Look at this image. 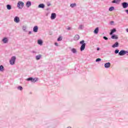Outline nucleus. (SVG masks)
I'll return each instance as SVG.
<instances>
[{
	"label": "nucleus",
	"mask_w": 128,
	"mask_h": 128,
	"mask_svg": "<svg viewBox=\"0 0 128 128\" xmlns=\"http://www.w3.org/2000/svg\"><path fill=\"white\" fill-rule=\"evenodd\" d=\"M6 8H7V10H12V6L10 4H7Z\"/></svg>",
	"instance_id": "obj_22"
},
{
	"label": "nucleus",
	"mask_w": 128,
	"mask_h": 128,
	"mask_svg": "<svg viewBox=\"0 0 128 128\" xmlns=\"http://www.w3.org/2000/svg\"><path fill=\"white\" fill-rule=\"evenodd\" d=\"M67 30H72V28L68 27V28H67Z\"/></svg>",
	"instance_id": "obj_34"
},
{
	"label": "nucleus",
	"mask_w": 128,
	"mask_h": 128,
	"mask_svg": "<svg viewBox=\"0 0 128 128\" xmlns=\"http://www.w3.org/2000/svg\"><path fill=\"white\" fill-rule=\"evenodd\" d=\"M38 44L42 46V40H38Z\"/></svg>",
	"instance_id": "obj_21"
},
{
	"label": "nucleus",
	"mask_w": 128,
	"mask_h": 128,
	"mask_svg": "<svg viewBox=\"0 0 128 128\" xmlns=\"http://www.w3.org/2000/svg\"><path fill=\"white\" fill-rule=\"evenodd\" d=\"M126 12V14H128V10H125Z\"/></svg>",
	"instance_id": "obj_36"
},
{
	"label": "nucleus",
	"mask_w": 128,
	"mask_h": 128,
	"mask_svg": "<svg viewBox=\"0 0 128 128\" xmlns=\"http://www.w3.org/2000/svg\"><path fill=\"white\" fill-rule=\"evenodd\" d=\"M114 10V6H111L109 8V12H112V10Z\"/></svg>",
	"instance_id": "obj_25"
},
{
	"label": "nucleus",
	"mask_w": 128,
	"mask_h": 128,
	"mask_svg": "<svg viewBox=\"0 0 128 128\" xmlns=\"http://www.w3.org/2000/svg\"><path fill=\"white\" fill-rule=\"evenodd\" d=\"M56 18V13H52L51 14V16H50L51 20H54Z\"/></svg>",
	"instance_id": "obj_8"
},
{
	"label": "nucleus",
	"mask_w": 128,
	"mask_h": 128,
	"mask_svg": "<svg viewBox=\"0 0 128 128\" xmlns=\"http://www.w3.org/2000/svg\"><path fill=\"white\" fill-rule=\"evenodd\" d=\"M101 60H102V59L98 58L96 59V62H100Z\"/></svg>",
	"instance_id": "obj_31"
},
{
	"label": "nucleus",
	"mask_w": 128,
	"mask_h": 128,
	"mask_svg": "<svg viewBox=\"0 0 128 128\" xmlns=\"http://www.w3.org/2000/svg\"><path fill=\"white\" fill-rule=\"evenodd\" d=\"M78 28V30H82L84 28V25H82V24L79 25Z\"/></svg>",
	"instance_id": "obj_26"
},
{
	"label": "nucleus",
	"mask_w": 128,
	"mask_h": 128,
	"mask_svg": "<svg viewBox=\"0 0 128 128\" xmlns=\"http://www.w3.org/2000/svg\"><path fill=\"white\" fill-rule=\"evenodd\" d=\"M127 54H127V56H128V52Z\"/></svg>",
	"instance_id": "obj_42"
},
{
	"label": "nucleus",
	"mask_w": 128,
	"mask_h": 128,
	"mask_svg": "<svg viewBox=\"0 0 128 128\" xmlns=\"http://www.w3.org/2000/svg\"><path fill=\"white\" fill-rule=\"evenodd\" d=\"M80 44H82L80 48L81 52H82V50H84V48H86V43H84V40H82V41H80Z\"/></svg>",
	"instance_id": "obj_1"
},
{
	"label": "nucleus",
	"mask_w": 128,
	"mask_h": 128,
	"mask_svg": "<svg viewBox=\"0 0 128 128\" xmlns=\"http://www.w3.org/2000/svg\"><path fill=\"white\" fill-rule=\"evenodd\" d=\"M70 8H74V6H76V4L74 3V4H70Z\"/></svg>",
	"instance_id": "obj_24"
},
{
	"label": "nucleus",
	"mask_w": 128,
	"mask_h": 128,
	"mask_svg": "<svg viewBox=\"0 0 128 128\" xmlns=\"http://www.w3.org/2000/svg\"><path fill=\"white\" fill-rule=\"evenodd\" d=\"M14 22L16 24H18V22H20V18H18V16H16L14 18Z\"/></svg>",
	"instance_id": "obj_10"
},
{
	"label": "nucleus",
	"mask_w": 128,
	"mask_h": 128,
	"mask_svg": "<svg viewBox=\"0 0 128 128\" xmlns=\"http://www.w3.org/2000/svg\"><path fill=\"white\" fill-rule=\"evenodd\" d=\"M94 34H98V28H96L94 30Z\"/></svg>",
	"instance_id": "obj_19"
},
{
	"label": "nucleus",
	"mask_w": 128,
	"mask_h": 128,
	"mask_svg": "<svg viewBox=\"0 0 128 128\" xmlns=\"http://www.w3.org/2000/svg\"><path fill=\"white\" fill-rule=\"evenodd\" d=\"M103 38L105 40H108V38L106 36H104Z\"/></svg>",
	"instance_id": "obj_32"
},
{
	"label": "nucleus",
	"mask_w": 128,
	"mask_h": 128,
	"mask_svg": "<svg viewBox=\"0 0 128 128\" xmlns=\"http://www.w3.org/2000/svg\"><path fill=\"white\" fill-rule=\"evenodd\" d=\"M71 52H72L73 54H76L77 51H76V49L73 48L71 50Z\"/></svg>",
	"instance_id": "obj_20"
},
{
	"label": "nucleus",
	"mask_w": 128,
	"mask_h": 128,
	"mask_svg": "<svg viewBox=\"0 0 128 128\" xmlns=\"http://www.w3.org/2000/svg\"><path fill=\"white\" fill-rule=\"evenodd\" d=\"M114 21H112V22H110V24H114Z\"/></svg>",
	"instance_id": "obj_38"
},
{
	"label": "nucleus",
	"mask_w": 128,
	"mask_h": 128,
	"mask_svg": "<svg viewBox=\"0 0 128 128\" xmlns=\"http://www.w3.org/2000/svg\"><path fill=\"white\" fill-rule=\"evenodd\" d=\"M28 82H36L38 80V78H32L30 77L26 79Z\"/></svg>",
	"instance_id": "obj_4"
},
{
	"label": "nucleus",
	"mask_w": 128,
	"mask_h": 128,
	"mask_svg": "<svg viewBox=\"0 0 128 128\" xmlns=\"http://www.w3.org/2000/svg\"><path fill=\"white\" fill-rule=\"evenodd\" d=\"M120 52V50H118V49H116L114 50V54H118Z\"/></svg>",
	"instance_id": "obj_30"
},
{
	"label": "nucleus",
	"mask_w": 128,
	"mask_h": 128,
	"mask_svg": "<svg viewBox=\"0 0 128 128\" xmlns=\"http://www.w3.org/2000/svg\"><path fill=\"white\" fill-rule=\"evenodd\" d=\"M104 66L106 68H110V62H108V63H106L104 65Z\"/></svg>",
	"instance_id": "obj_7"
},
{
	"label": "nucleus",
	"mask_w": 128,
	"mask_h": 128,
	"mask_svg": "<svg viewBox=\"0 0 128 128\" xmlns=\"http://www.w3.org/2000/svg\"><path fill=\"white\" fill-rule=\"evenodd\" d=\"M30 6H32V2H30V1L27 2L26 3V6L27 8H30Z\"/></svg>",
	"instance_id": "obj_13"
},
{
	"label": "nucleus",
	"mask_w": 128,
	"mask_h": 128,
	"mask_svg": "<svg viewBox=\"0 0 128 128\" xmlns=\"http://www.w3.org/2000/svg\"><path fill=\"white\" fill-rule=\"evenodd\" d=\"M17 88L19 90H22V86H18Z\"/></svg>",
	"instance_id": "obj_28"
},
{
	"label": "nucleus",
	"mask_w": 128,
	"mask_h": 128,
	"mask_svg": "<svg viewBox=\"0 0 128 128\" xmlns=\"http://www.w3.org/2000/svg\"><path fill=\"white\" fill-rule=\"evenodd\" d=\"M126 54H128V51L124 50H122L118 52L119 56H124Z\"/></svg>",
	"instance_id": "obj_5"
},
{
	"label": "nucleus",
	"mask_w": 128,
	"mask_h": 128,
	"mask_svg": "<svg viewBox=\"0 0 128 128\" xmlns=\"http://www.w3.org/2000/svg\"><path fill=\"white\" fill-rule=\"evenodd\" d=\"M24 2L22 1H19L18 2L17 8H18L22 10V8H24Z\"/></svg>",
	"instance_id": "obj_3"
},
{
	"label": "nucleus",
	"mask_w": 128,
	"mask_h": 128,
	"mask_svg": "<svg viewBox=\"0 0 128 128\" xmlns=\"http://www.w3.org/2000/svg\"><path fill=\"white\" fill-rule=\"evenodd\" d=\"M126 32H128V28H126Z\"/></svg>",
	"instance_id": "obj_40"
},
{
	"label": "nucleus",
	"mask_w": 128,
	"mask_h": 128,
	"mask_svg": "<svg viewBox=\"0 0 128 128\" xmlns=\"http://www.w3.org/2000/svg\"><path fill=\"white\" fill-rule=\"evenodd\" d=\"M22 30L24 32H26V26H22Z\"/></svg>",
	"instance_id": "obj_29"
},
{
	"label": "nucleus",
	"mask_w": 128,
	"mask_h": 128,
	"mask_svg": "<svg viewBox=\"0 0 128 128\" xmlns=\"http://www.w3.org/2000/svg\"><path fill=\"white\" fill-rule=\"evenodd\" d=\"M62 38L60 37H59L58 38V42H60V40H62Z\"/></svg>",
	"instance_id": "obj_33"
},
{
	"label": "nucleus",
	"mask_w": 128,
	"mask_h": 128,
	"mask_svg": "<svg viewBox=\"0 0 128 128\" xmlns=\"http://www.w3.org/2000/svg\"><path fill=\"white\" fill-rule=\"evenodd\" d=\"M16 56H13L11 58L10 60V64L11 66H14L16 62Z\"/></svg>",
	"instance_id": "obj_2"
},
{
	"label": "nucleus",
	"mask_w": 128,
	"mask_h": 128,
	"mask_svg": "<svg viewBox=\"0 0 128 128\" xmlns=\"http://www.w3.org/2000/svg\"><path fill=\"white\" fill-rule=\"evenodd\" d=\"M54 44L55 46H58V42H55Z\"/></svg>",
	"instance_id": "obj_35"
},
{
	"label": "nucleus",
	"mask_w": 128,
	"mask_h": 128,
	"mask_svg": "<svg viewBox=\"0 0 128 128\" xmlns=\"http://www.w3.org/2000/svg\"><path fill=\"white\" fill-rule=\"evenodd\" d=\"M32 54H36V51H32Z\"/></svg>",
	"instance_id": "obj_37"
},
{
	"label": "nucleus",
	"mask_w": 128,
	"mask_h": 128,
	"mask_svg": "<svg viewBox=\"0 0 128 128\" xmlns=\"http://www.w3.org/2000/svg\"><path fill=\"white\" fill-rule=\"evenodd\" d=\"M2 42L3 44H8V38H4L2 40Z\"/></svg>",
	"instance_id": "obj_9"
},
{
	"label": "nucleus",
	"mask_w": 128,
	"mask_h": 128,
	"mask_svg": "<svg viewBox=\"0 0 128 128\" xmlns=\"http://www.w3.org/2000/svg\"><path fill=\"white\" fill-rule=\"evenodd\" d=\"M120 0H114L112 2V4H118V2H120Z\"/></svg>",
	"instance_id": "obj_23"
},
{
	"label": "nucleus",
	"mask_w": 128,
	"mask_h": 128,
	"mask_svg": "<svg viewBox=\"0 0 128 128\" xmlns=\"http://www.w3.org/2000/svg\"><path fill=\"white\" fill-rule=\"evenodd\" d=\"M122 6L124 8H126L128 7V3L126 2H122Z\"/></svg>",
	"instance_id": "obj_6"
},
{
	"label": "nucleus",
	"mask_w": 128,
	"mask_h": 128,
	"mask_svg": "<svg viewBox=\"0 0 128 128\" xmlns=\"http://www.w3.org/2000/svg\"><path fill=\"white\" fill-rule=\"evenodd\" d=\"M118 42H116V43H114L112 46V48H118Z\"/></svg>",
	"instance_id": "obj_17"
},
{
	"label": "nucleus",
	"mask_w": 128,
	"mask_h": 128,
	"mask_svg": "<svg viewBox=\"0 0 128 128\" xmlns=\"http://www.w3.org/2000/svg\"><path fill=\"white\" fill-rule=\"evenodd\" d=\"M116 32V28H113L111 30L110 32V34L112 36L114 32Z\"/></svg>",
	"instance_id": "obj_16"
},
{
	"label": "nucleus",
	"mask_w": 128,
	"mask_h": 128,
	"mask_svg": "<svg viewBox=\"0 0 128 128\" xmlns=\"http://www.w3.org/2000/svg\"><path fill=\"white\" fill-rule=\"evenodd\" d=\"M80 40V36L78 34H76L74 37V40Z\"/></svg>",
	"instance_id": "obj_14"
},
{
	"label": "nucleus",
	"mask_w": 128,
	"mask_h": 128,
	"mask_svg": "<svg viewBox=\"0 0 128 128\" xmlns=\"http://www.w3.org/2000/svg\"><path fill=\"white\" fill-rule=\"evenodd\" d=\"M111 38H112V40H118V36L116 34H113L111 36Z\"/></svg>",
	"instance_id": "obj_12"
},
{
	"label": "nucleus",
	"mask_w": 128,
	"mask_h": 128,
	"mask_svg": "<svg viewBox=\"0 0 128 128\" xmlns=\"http://www.w3.org/2000/svg\"><path fill=\"white\" fill-rule=\"evenodd\" d=\"M40 58H42L41 54H39L36 56V60H40Z\"/></svg>",
	"instance_id": "obj_18"
},
{
	"label": "nucleus",
	"mask_w": 128,
	"mask_h": 128,
	"mask_svg": "<svg viewBox=\"0 0 128 128\" xmlns=\"http://www.w3.org/2000/svg\"><path fill=\"white\" fill-rule=\"evenodd\" d=\"M4 66H2V65H1L0 66V72H4Z\"/></svg>",
	"instance_id": "obj_27"
},
{
	"label": "nucleus",
	"mask_w": 128,
	"mask_h": 128,
	"mask_svg": "<svg viewBox=\"0 0 128 128\" xmlns=\"http://www.w3.org/2000/svg\"><path fill=\"white\" fill-rule=\"evenodd\" d=\"M39 8H44V4H40L38 6Z\"/></svg>",
	"instance_id": "obj_15"
},
{
	"label": "nucleus",
	"mask_w": 128,
	"mask_h": 128,
	"mask_svg": "<svg viewBox=\"0 0 128 128\" xmlns=\"http://www.w3.org/2000/svg\"><path fill=\"white\" fill-rule=\"evenodd\" d=\"M32 34V31L29 32V34Z\"/></svg>",
	"instance_id": "obj_39"
},
{
	"label": "nucleus",
	"mask_w": 128,
	"mask_h": 128,
	"mask_svg": "<svg viewBox=\"0 0 128 128\" xmlns=\"http://www.w3.org/2000/svg\"><path fill=\"white\" fill-rule=\"evenodd\" d=\"M38 26H34L33 28V32H38Z\"/></svg>",
	"instance_id": "obj_11"
},
{
	"label": "nucleus",
	"mask_w": 128,
	"mask_h": 128,
	"mask_svg": "<svg viewBox=\"0 0 128 128\" xmlns=\"http://www.w3.org/2000/svg\"><path fill=\"white\" fill-rule=\"evenodd\" d=\"M100 50V48H97V50Z\"/></svg>",
	"instance_id": "obj_41"
}]
</instances>
